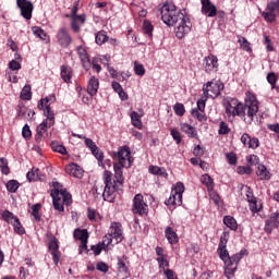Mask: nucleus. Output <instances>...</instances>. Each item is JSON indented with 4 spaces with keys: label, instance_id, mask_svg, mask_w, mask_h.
<instances>
[{
    "label": "nucleus",
    "instance_id": "obj_1",
    "mask_svg": "<svg viewBox=\"0 0 279 279\" xmlns=\"http://www.w3.org/2000/svg\"><path fill=\"white\" fill-rule=\"evenodd\" d=\"M111 156L119 163L113 165L114 174L109 170H105L102 173L105 184L102 197L105 202H114L118 191H123V184L125 182L123 168L132 167V150H130V146L119 147L118 151H113ZM125 162H129V165L125 166Z\"/></svg>",
    "mask_w": 279,
    "mask_h": 279
},
{
    "label": "nucleus",
    "instance_id": "obj_2",
    "mask_svg": "<svg viewBox=\"0 0 279 279\" xmlns=\"http://www.w3.org/2000/svg\"><path fill=\"white\" fill-rule=\"evenodd\" d=\"M226 114L229 118L243 117L244 122L251 125V123L254 121V117L258 114V100L256 99V96H247L244 105L236 98H228Z\"/></svg>",
    "mask_w": 279,
    "mask_h": 279
},
{
    "label": "nucleus",
    "instance_id": "obj_3",
    "mask_svg": "<svg viewBox=\"0 0 279 279\" xmlns=\"http://www.w3.org/2000/svg\"><path fill=\"white\" fill-rule=\"evenodd\" d=\"M217 253L221 260L225 263V276L228 279L234 278V274L236 268L239 267V263L247 254V251H241L240 253L234 254L230 257V253L228 248L218 246Z\"/></svg>",
    "mask_w": 279,
    "mask_h": 279
},
{
    "label": "nucleus",
    "instance_id": "obj_4",
    "mask_svg": "<svg viewBox=\"0 0 279 279\" xmlns=\"http://www.w3.org/2000/svg\"><path fill=\"white\" fill-rule=\"evenodd\" d=\"M159 12L161 15V21L165 23V25H168V27H173V25H177V23L182 21V19L185 16L182 12L178 11L175 4L171 2L165 3Z\"/></svg>",
    "mask_w": 279,
    "mask_h": 279
},
{
    "label": "nucleus",
    "instance_id": "obj_5",
    "mask_svg": "<svg viewBox=\"0 0 279 279\" xmlns=\"http://www.w3.org/2000/svg\"><path fill=\"white\" fill-rule=\"evenodd\" d=\"M49 101H51L49 97L41 98L37 108L44 111V116L46 117L44 121H47V125L53 128V125H56V113L51 110V104H49Z\"/></svg>",
    "mask_w": 279,
    "mask_h": 279
},
{
    "label": "nucleus",
    "instance_id": "obj_6",
    "mask_svg": "<svg viewBox=\"0 0 279 279\" xmlns=\"http://www.w3.org/2000/svg\"><path fill=\"white\" fill-rule=\"evenodd\" d=\"M225 86L221 81H209L203 86V92L205 97H210L211 99H217L221 95Z\"/></svg>",
    "mask_w": 279,
    "mask_h": 279
},
{
    "label": "nucleus",
    "instance_id": "obj_7",
    "mask_svg": "<svg viewBox=\"0 0 279 279\" xmlns=\"http://www.w3.org/2000/svg\"><path fill=\"white\" fill-rule=\"evenodd\" d=\"M184 194V183L178 182L172 189L170 197L165 202L166 206H182V195Z\"/></svg>",
    "mask_w": 279,
    "mask_h": 279
},
{
    "label": "nucleus",
    "instance_id": "obj_8",
    "mask_svg": "<svg viewBox=\"0 0 279 279\" xmlns=\"http://www.w3.org/2000/svg\"><path fill=\"white\" fill-rule=\"evenodd\" d=\"M279 12V0L268 2L266 10L262 12V16L266 23H275Z\"/></svg>",
    "mask_w": 279,
    "mask_h": 279
},
{
    "label": "nucleus",
    "instance_id": "obj_9",
    "mask_svg": "<svg viewBox=\"0 0 279 279\" xmlns=\"http://www.w3.org/2000/svg\"><path fill=\"white\" fill-rule=\"evenodd\" d=\"M16 7L20 10V14L25 21H32V14L34 13V3L29 0H16Z\"/></svg>",
    "mask_w": 279,
    "mask_h": 279
},
{
    "label": "nucleus",
    "instance_id": "obj_10",
    "mask_svg": "<svg viewBox=\"0 0 279 279\" xmlns=\"http://www.w3.org/2000/svg\"><path fill=\"white\" fill-rule=\"evenodd\" d=\"M191 27H193L191 20L185 15L177 23V27L174 29L177 38H184V36L191 32Z\"/></svg>",
    "mask_w": 279,
    "mask_h": 279
},
{
    "label": "nucleus",
    "instance_id": "obj_11",
    "mask_svg": "<svg viewBox=\"0 0 279 279\" xmlns=\"http://www.w3.org/2000/svg\"><path fill=\"white\" fill-rule=\"evenodd\" d=\"M133 215H146L147 213V203L143 197V194H136L133 198V207H132Z\"/></svg>",
    "mask_w": 279,
    "mask_h": 279
},
{
    "label": "nucleus",
    "instance_id": "obj_12",
    "mask_svg": "<svg viewBox=\"0 0 279 279\" xmlns=\"http://www.w3.org/2000/svg\"><path fill=\"white\" fill-rule=\"evenodd\" d=\"M57 43L62 49H66L73 43V37L69 34V29L66 27H62L57 32Z\"/></svg>",
    "mask_w": 279,
    "mask_h": 279
},
{
    "label": "nucleus",
    "instance_id": "obj_13",
    "mask_svg": "<svg viewBox=\"0 0 279 279\" xmlns=\"http://www.w3.org/2000/svg\"><path fill=\"white\" fill-rule=\"evenodd\" d=\"M203 66L207 73H217L219 71V59L214 54H209L204 59Z\"/></svg>",
    "mask_w": 279,
    "mask_h": 279
},
{
    "label": "nucleus",
    "instance_id": "obj_14",
    "mask_svg": "<svg viewBox=\"0 0 279 279\" xmlns=\"http://www.w3.org/2000/svg\"><path fill=\"white\" fill-rule=\"evenodd\" d=\"M109 234L114 239L116 245L121 243L123 241V226L121 222H111Z\"/></svg>",
    "mask_w": 279,
    "mask_h": 279
},
{
    "label": "nucleus",
    "instance_id": "obj_15",
    "mask_svg": "<svg viewBox=\"0 0 279 279\" xmlns=\"http://www.w3.org/2000/svg\"><path fill=\"white\" fill-rule=\"evenodd\" d=\"M48 250L52 256V260L54 265H58L60 263V245L58 244V239L53 238L48 242Z\"/></svg>",
    "mask_w": 279,
    "mask_h": 279
},
{
    "label": "nucleus",
    "instance_id": "obj_16",
    "mask_svg": "<svg viewBox=\"0 0 279 279\" xmlns=\"http://www.w3.org/2000/svg\"><path fill=\"white\" fill-rule=\"evenodd\" d=\"M202 3V14H205L209 19H215L217 16V7L213 4L210 0H201Z\"/></svg>",
    "mask_w": 279,
    "mask_h": 279
},
{
    "label": "nucleus",
    "instance_id": "obj_17",
    "mask_svg": "<svg viewBox=\"0 0 279 279\" xmlns=\"http://www.w3.org/2000/svg\"><path fill=\"white\" fill-rule=\"evenodd\" d=\"M74 239H78V241H81V250H86V252H88V230L75 229Z\"/></svg>",
    "mask_w": 279,
    "mask_h": 279
},
{
    "label": "nucleus",
    "instance_id": "obj_18",
    "mask_svg": "<svg viewBox=\"0 0 279 279\" xmlns=\"http://www.w3.org/2000/svg\"><path fill=\"white\" fill-rule=\"evenodd\" d=\"M76 51L82 62L83 69L90 71V58L88 57V51H86V48H84V46H78L76 47Z\"/></svg>",
    "mask_w": 279,
    "mask_h": 279
},
{
    "label": "nucleus",
    "instance_id": "obj_19",
    "mask_svg": "<svg viewBox=\"0 0 279 279\" xmlns=\"http://www.w3.org/2000/svg\"><path fill=\"white\" fill-rule=\"evenodd\" d=\"M241 143L248 149H257V147H260V141L257 137L250 136L247 133L241 136Z\"/></svg>",
    "mask_w": 279,
    "mask_h": 279
},
{
    "label": "nucleus",
    "instance_id": "obj_20",
    "mask_svg": "<svg viewBox=\"0 0 279 279\" xmlns=\"http://www.w3.org/2000/svg\"><path fill=\"white\" fill-rule=\"evenodd\" d=\"M65 173H68V175H72L73 178H77L78 180L84 178V169H82V167H80L77 163H70L65 166Z\"/></svg>",
    "mask_w": 279,
    "mask_h": 279
},
{
    "label": "nucleus",
    "instance_id": "obj_21",
    "mask_svg": "<svg viewBox=\"0 0 279 279\" xmlns=\"http://www.w3.org/2000/svg\"><path fill=\"white\" fill-rule=\"evenodd\" d=\"M278 218H279V213L276 211L271 214L270 217L266 220L264 230L265 232H267V234H271L272 230L275 228H278L279 226Z\"/></svg>",
    "mask_w": 279,
    "mask_h": 279
},
{
    "label": "nucleus",
    "instance_id": "obj_22",
    "mask_svg": "<svg viewBox=\"0 0 279 279\" xmlns=\"http://www.w3.org/2000/svg\"><path fill=\"white\" fill-rule=\"evenodd\" d=\"M86 23V15L82 14L80 16L71 17V29L74 34H80L81 25Z\"/></svg>",
    "mask_w": 279,
    "mask_h": 279
},
{
    "label": "nucleus",
    "instance_id": "obj_23",
    "mask_svg": "<svg viewBox=\"0 0 279 279\" xmlns=\"http://www.w3.org/2000/svg\"><path fill=\"white\" fill-rule=\"evenodd\" d=\"M26 178L28 182H38V180L39 182H45V174L38 168H33L32 171H28Z\"/></svg>",
    "mask_w": 279,
    "mask_h": 279
},
{
    "label": "nucleus",
    "instance_id": "obj_24",
    "mask_svg": "<svg viewBox=\"0 0 279 279\" xmlns=\"http://www.w3.org/2000/svg\"><path fill=\"white\" fill-rule=\"evenodd\" d=\"M99 90V78L97 76H92L87 84V93L90 97H95Z\"/></svg>",
    "mask_w": 279,
    "mask_h": 279
},
{
    "label": "nucleus",
    "instance_id": "obj_25",
    "mask_svg": "<svg viewBox=\"0 0 279 279\" xmlns=\"http://www.w3.org/2000/svg\"><path fill=\"white\" fill-rule=\"evenodd\" d=\"M49 126L47 125V120L43 121V123H40L37 129H36V134H35V141L36 143H43V136H45V134H47V129Z\"/></svg>",
    "mask_w": 279,
    "mask_h": 279
},
{
    "label": "nucleus",
    "instance_id": "obj_26",
    "mask_svg": "<svg viewBox=\"0 0 279 279\" xmlns=\"http://www.w3.org/2000/svg\"><path fill=\"white\" fill-rule=\"evenodd\" d=\"M15 110L16 119H19L20 121H27V108L23 102H19Z\"/></svg>",
    "mask_w": 279,
    "mask_h": 279
},
{
    "label": "nucleus",
    "instance_id": "obj_27",
    "mask_svg": "<svg viewBox=\"0 0 279 279\" xmlns=\"http://www.w3.org/2000/svg\"><path fill=\"white\" fill-rule=\"evenodd\" d=\"M73 70L69 65H61V80L65 82V84H69L73 77Z\"/></svg>",
    "mask_w": 279,
    "mask_h": 279
},
{
    "label": "nucleus",
    "instance_id": "obj_28",
    "mask_svg": "<svg viewBox=\"0 0 279 279\" xmlns=\"http://www.w3.org/2000/svg\"><path fill=\"white\" fill-rule=\"evenodd\" d=\"M165 234H166L167 241H168L171 245H175V243H178V241H179L178 233H175V232L173 231V228L167 227L166 230H165Z\"/></svg>",
    "mask_w": 279,
    "mask_h": 279
},
{
    "label": "nucleus",
    "instance_id": "obj_29",
    "mask_svg": "<svg viewBox=\"0 0 279 279\" xmlns=\"http://www.w3.org/2000/svg\"><path fill=\"white\" fill-rule=\"evenodd\" d=\"M256 175H258L260 180H269L271 178V174L269 173L265 165L257 166Z\"/></svg>",
    "mask_w": 279,
    "mask_h": 279
},
{
    "label": "nucleus",
    "instance_id": "obj_30",
    "mask_svg": "<svg viewBox=\"0 0 279 279\" xmlns=\"http://www.w3.org/2000/svg\"><path fill=\"white\" fill-rule=\"evenodd\" d=\"M182 132L187 134L190 138H197V131L191 124L184 123L181 125Z\"/></svg>",
    "mask_w": 279,
    "mask_h": 279
},
{
    "label": "nucleus",
    "instance_id": "obj_31",
    "mask_svg": "<svg viewBox=\"0 0 279 279\" xmlns=\"http://www.w3.org/2000/svg\"><path fill=\"white\" fill-rule=\"evenodd\" d=\"M93 156L98 160V167H102V169H106V165L104 163V151L99 149L98 146L92 150Z\"/></svg>",
    "mask_w": 279,
    "mask_h": 279
},
{
    "label": "nucleus",
    "instance_id": "obj_32",
    "mask_svg": "<svg viewBox=\"0 0 279 279\" xmlns=\"http://www.w3.org/2000/svg\"><path fill=\"white\" fill-rule=\"evenodd\" d=\"M223 223L230 230H234L235 231V230L239 229V225L236 223V219H234V217H232V216H225Z\"/></svg>",
    "mask_w": 279,
    "mask_h": 279
},
{
    "label": "nucleus",
    "instance_id": "obj_33",
    "mask_svg": "<svg viewBox=\"0 0 279 279\" xmlns=\"http://www.w3.org/2000/svg\"><path fill=\"white\" fill-rule=\"evenodd\" d=\"M2 219H4L7 223H11V226L19 222V217L14 216L10 210H4L2 213Z\"/></svg>",
    "mask_w": 279,
    "mask_h": 279
},
{
    "label": "nucleus",
    "instance_id": "obj_34",
    "mask_svg": "<svg viewBox=\"0 0 279 279\" xmlns=\"http://www.w3.org/2000/svg\"><path fill=\"white\" fill-rule=\"evenodd\" d=\"M143 33L148 38H151V36H154V25L151 24V22H149V20H145L143 22Z\"/></svg>",
    "mask_w": 279,
    "mask_h": 279
},
{
    "label": "nucleus",
    "instance_id": "obj_35",
    "mask_svg": "<svg viewBox=\"0 0 279 279\" xmlns=\"http://www.w3.org/2000/svg\"><path fill=\"white\" fill-rule=\"evenodd\" d=\"M101 64H105V66H107V71L109 72V74L111 75V77L117 78L119 73L117 72V70H114V68L110 66L109 63H106L110 60L109 56H104L101 59ZM104 60H106V62H104Z\"/></svg>",
    "mask_w": 279,
    "mask_h": 279
},
{
    "label": "nucleus",
    "instance_id": "obj_36",
    "mask_svg": "<svg viewBox=\"0 0 279 279\" xmlns=\"http://www.w3.org/2000/svg\"><path fill=\"white\" fill-rule=\"evenodd\" d=\"M131 121L134 128H137V130H141L143 128V122L141 121V114H138V112H131Z\"/></svg>",
    "mask_w": 279,
    "mask_h": 279
},
{
    "label": "nucleus",
    "instance_id": "obj_37",
    "mask_svg": "<svg viewBox=\"0 0 279 279\" xmlns=\"http://www.w3.org/2000/svg\"><path fill=\"white\" fill-rule=\"evenodd\" d=\"M66 191L64 186L60 182H53V191H51V196L58 197L60 195H63V193Z\"/></svg>",
    "mask_w": 279,
    "mask_h": 279
},
{
    "label": "nucleus",
    "instance_id": "obj_38",
    "mask_svg": "<svg viewBox=\"0 0 279 279\" xmlns=\"http://www.w3.org/2000/svg\"><path fill=\"white\" fill-rule=\"evenodd\" d=\"M21 99L23 101H29L32 99V86L25 85L20 94Z\"/></svg>",
    "mask_w": 279,
    "mask_h": 279
},
{
    "label": "nucleus",
    "instance_id": "obj_39",
    "mask_svg": "<svg viewBox=\"0 0 279 279\" xmlns=\"http://www.w3.org/2000/svg\"><path fill=\"white\" fill-rule=\"evenodd\" d=\"M52 197V204L54 207V210H59V213H64V203L62 202V197L60 196H51Z\"/></svg>",
    "mask_w": 279,
    "mask_h": 279
},
{
    "label": "nucleus",
    "instance_id": "obj_40",
    "mask_svg": "<svg viewBox=\"0 0 279 279\" xmlns=\"http://www.w3.org/2000/svg\"><path fill=\"white\" fill-rule=\"evenodd\" d=\"M201 182H202V184H205V186H207L208 191H213V189L215 187L213 178H210V175H208V174H203L201 178Z\"/></svg>",
    "mask_w": 279,
    "mask_h": 279
},
{
    "label": "nucleus",
    "instance_id": "obj_41",
    "mask_svg": "<svg viewBox=\"0 0 279 279\" xmlns=\"http://www.w3.org/2000/svg\"><path fill=\"white\" fill-rule=\"evenodd\" d=\"M50 147L52 151H57V154H61L62 156H66V147H64L61 144H58V142H52L50 144Z\"/></svg>",
    "mask_w": 279,
    "mask_h": 279
},
{
    "label": "nucleus",
    "instance_id": "obj_42",
    "mask_svg": "<svg viewBox=\"0 0 279 279\" xmlns=\"http://www.w3.org/2000/svg\"><path fill=\"white\" fill-rule=\"evenodd\" d=\"M118 271L120 274H125V275L130 274V268L128 264L121 257H118Z\"/></svg>",
    "mask_w": 279,
    "mask_h": 279
},
{
    "label": "nucleus",
    "instance_id": "obj_43",
    "mask_svg": "<svg viewBox=\"0 0 279 279\" xmlns=\"http://www.w3.org/2000/svg\"><path fill=\"white\" fill-rule=\"evenodd\" d=\"M5 186L9 193H16V191H19V186H21V183H19L16 180H10Z\"/></svg>",
    "mask_w": 279,
    "mask_h": 279
},
{
    "label": "nucleus",
    "instance_id": "obj_44",
    "mask_svg": "<svg viewBox=\"0 0 279 279\" xmlns=\"http://www.w3.org/2000/svg\"><path fill=\"white\" fill-rule=\"evenodd\" d=\"M40 208H43V205L35 204L32 206V216L35 221H40Z\"/></svg>",
    "mask_w": 279,
    "mask_h": 279
},
{
    "label": "nucleus",
    "instance_id": "obj_45",
    "mask_svg": "<svg viewBox=\"0 0 279 279\" xmlns=\"http://www.w3.org/2000/svg\"><path fill=\"white\" fill-rule=\"evenodd\" d=\"M263 36H264L263 43L266 47V51L268 52L274 51V43L271 41V37H269L267 33H264Z\"/></svg>",
    "mask_w": 279,
    "mask_h": 279
},
{
    "label": "nucleus",
    "instance_id": "obj_46",
    "mask_svg": "<svg viewBox=\"0 0 279 279\" xmlns=\"http://www.w3.org/2000/svg\"><path fill=\"white\" fill-rule=\"evenodd\" d=\"M0 171L4 175L10 173V167L8 166V159H5V157L0 158Z\"/></svg>",
    "mask_w": 279,
    "mask_h": 279
},
{
    "label": "nucleus",
    "instance_id": "obj_47",
    "mask_svg": "<svg viewBox=\"0 0 279 279\" xmlns=\"http://www.w3.org/2000/svg\"><path fill=\"white\" fill-rule=\"evenodd\" d=\"M32 32L35 36H37V38H40L41 40L47 38V33H45V31L38 26L32 27Z\"/></svg>",
    "mask_w": 279,
    "mask_h": 279
},
{
    "label": "nucleus",
    "instance_id": "obj_48",
    "mask_svg": "<svg viewBox=\"0 0 279 279\" xmlns=\"http://www.w3.org/2000/svg\"><path fill=\"white\" fill-rule=\"evenodd\" d=\"M218 134L220 136H226V134H230V126H228V123L223 121L219 123Z\"/></svg>",
    "mask_w": 279,
    "mask_h": 279
},
{
    "label": "nucleus",
    "instance_id": "obj_49",
    "mask_svg": "<svg viewBox=\"0 0 279 279\" xmlns=\"http://www.w3.org/2000/svg\"><path fill=\"white\" fill-rule=\"evenodd\" d=\"M59 197H61V202L65 206H71V204H73V198H72L71 194H69V192H66V191L63 194H60Z\"/></svg>",
    "mask_w": 279,
    "mask_h": 279
},
{
    "label": "nucleus",
    "instance_id": "obj_50",
    "mask_svg": "<svg viewBox=\"0 0 279 279\" xmlns=\"http://www.w3.org/2000/svg\"><path fill=\"white\" fill-rule=\"evenodd\" d=\"M191 114L194 117V119H197V121H206V113H204V111L192 109Z\"/></svg>",
    "mask_w": 279,
    "mask_h": 279
},
{
    "label": "nucleus",
    "instance_id": "obj_51",
    "mask_svg": "<svg viewBox=\"0 0 279 279\" xmlns=\"http://www.w3.org/2000/svg\"><path fill=\"white\" fill-rule=\"evenodd\" d=\"M104 43H108V35L106 32H98L96 35V45H104Z\"/></svg>",
    "mask_w": 279,
    "mask_h": 279
},
{
    "label": "nucleus",
    "instance_id": "obj_52",
    "mask_svg": "<svg viewBox=\"0 0 279 279\" xmlns=\"http://www.w3.org/2000/svg\"><path fill=\"white\" fill-rule=\"evenodd\" d=\"M174 114L178 117H184V112H186V109H184V105L181 102H177L173 106Z\"/></svg>",
    "mask_w": 279,
    "mask_h": 279
},
{
    "label": "nucleus",
    "instance_id": "obj_53",
    "mask_svg": "<svg viewBox=\"0 0 279 279\" xmlns=\"http://www.w3.org/2000/svg\"><path fill=\"white\" fill-rule=\"evenodd\" d=\"M230 239V232L225 231L221 236H220V242L218 247H227L228 246V241Z\"/></svg>",
    "mask_w": 279,
    "mask_h": 279
},
{
    "label": "nucleus",
    "instance_id": "obj_54",
    "mask_svg": "<svg viewBox=\"0 0 279 279\" xmlns=\"http://www.w3.org/2000/svg\"><path fill=\"white\" fill-rule=\"evenodd\" d=\"M170 135L172 136L173 141H175L177 145L182 143V134L177 129H170Z\"/></svg>",
    "mask_w": 279,
    "mask_h": 279
},
{
    "label": "nucleus",
    "instance_id": "obj_55",
    "mask_svg": "<svg viewBox=\"0 0 279 279\" xmlns=\"http://www.w3.org/2000/svg\"><path fill=\"white\" fill-rule=\"evenodd\" d=\"M266 80L268 84H270L272 89L276 88V83L278 82V77L276 76V73L274 72L268 73Z\"/></svg>",
    "mask_w": 279,
    "mask_h": 279
},
{
    "label": "nucleus",
    "instance_id": "obj_56",
    "mask_svg": "<svg viewBox=\"0 0 279 279\" xmlns=\"http://www.w3.org/2000/svg\"><path fill=\"white\" fill-rule=\"evenodd\" d=\"M134 71L135 75H140V77H143L145 75V66L138 62H134Z\"/></svg>",
    "mask_w": 279,
    "mask_h": 279
},
{
    "label": "nucleus",
    "instance_id": "obj_57",
    "mask_svg": "<svg viewBox=\"0 0 279 279\" xmlns=\"http://www.w3.org/2000/svg\"><path fill=\"white\" fill-rule=\"evenodd\" d=\"M239 44L244 51H252V47H250V41H247L245 37H241L239 39Z\"/></svg>",
    "mask_w": 279,
    "mask_h": 279
},
{
    "label": "nucleus",
    "instance_id": "obj_58",
    "mask_svg": "<svg viewBox=\"0 0 279 279\" xmlns=\"http://www.w3.org/2000/svg\"><path fill=\"white\" fill-rule=\"evenodd\" d=\"M238 173H240V175H250L252 174V167L250 166H240L238 167Z\"/></svg>",
    "mask_w": 279,
    "mask_h": 279
},
{
    "label": "nucleus",
    "instance_id": "obj_59",
    "mask_svg": "<svg viewBox=\"0 0 279 279\" xmlns=\"http://www.w3.org/2000/svg\"><path fill=\"white\" fill-rule=\"evenodd\" d=\"M157 263L162 269H165V267H169V260L167 259V255L157 257Z\"/></svg>",
    "mask_w": 279,
    "mask_h": 279
},
{
    "label": "nucleus",
    "instance_id": "obj_60",
    "mask_svg": "<svg viewBox=\"0 0 279 279\" xmlns=\"http://www.w3.org/2000/svg\"><path fill=\"white\" fill-rule=\"evenodd\" d=\"M13 228L16 234H23L25 232V228H23L20 219H17V222L13 225Z\"/></svg>",
    "mask_w": 279,
    "mask_h": 279
},
{
    "label": "nucleus",
    "instance_id": "obj_61",
    "mask_svg": "<svg viewBox=\"0 0 279 279\" xmlns=\"http://www.w3.org/2000/svg\"><path fill=\"white\" fill-rule=\"evenodd\" d=\"M246 160H247L248 167H254V166L258 165V162H259L258 156H256V155L248 156L246 158Z\"/></svg>",
    "mask_w": 279,
    "mask_h": 279
},
{
    "label": "nucleus",
    "instance_id": "obj_62",
    "mask_svg": "<svg viewBox=\"0 0 279 279\" xmlns=\"http://www.w3.org/2000/svg\"><path fill=\"white\" fill-rule=\"evenodd\" d=\"M113 239L114 238L110 233H108L104 236L102 242H100V244L102 245V247H108V245H111Z\"/></svg>",
    "mask_w": 279,
    "mask_h": 279
},
{
    "label": "nucleus",
    "instance_id": "obj_63",
    "mask_svg": "<svg viewBox=\"0 0 279 279\" xmlns=\"http://www.w3.org/2000/svg\"><path fill=\"white\" fill-rule=\"evenodd\" d=\"M23 138H32V130L29 129V124H25L22 129Z\"/></svg>",
    "mask_w": 279,
    "mask_h": 279
},
{
    "label": "nucleus",
    "instance_id": "obj_64",
    "mask_svg": "<svg viewBox=\"0 0 279 279\" xmlns=\"http://www.w3.org/2000/svg\"><path fill=\"white\" fill-rule=\"evenodd\" d=\"M226 158L230 165H236V154L234 153H228L226 155Z\"/></svg>",
    "mask_w": 279,
    "mask_h": 279
}]
</instances>
